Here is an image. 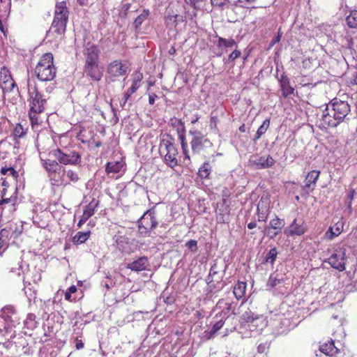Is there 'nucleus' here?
<instances>
[{
    "label": "nucleus",
    "instance_id": "bb28decb",
    "mask_svg": "<svg viewBox=\"0 0 357 357\" xmlns=\"http://www.w3.org/2000/svg\"><path fill=\"white\" fill-rule=\"evenodd\" d=\"M178 134V138L181 142V149L184 155V158L190 160V155L188 153V145L185 137V128L176 132Z\"/></svg>",
    "mask_w": 357,
    "mask_h": 357
},
{
    "label": "nucleus",
    "instance_id": "2f4dec72",
    "mask_svg": "<svg viewBox=\"0 0 357 357\" xmlns=\"http://www.w3.org/2000/svg\"><path fill=\"white\" fill-rule=\"evenodd\" d=\"M233 303L226 302L224 299H220L217 303V307L222 309L220 316L226 319L231 310Z\"/></svg>",
    "mask_w": 357,
    "mask_h": 357
},
{
    "label": "nucleus",
    "instance_id": "052dcab7",
    "mask_svg": "<svg viewBox=\"0 0 357 357\" xmlns=\"http://www.w3.org/2000/svg\"><path fill=\"white\" fill-rule=\"evenodd\" d=\"M1 2L3 4L4 10L2 16L6 15L8 16L10 11V6H11V0H0Z\"/></svg>",
    "mask_w": 357,
    "mask_h": 357
},
{
    "label": "nucleus",
    "instance_id": "2eb2a0df",
    "mask_svg": "<svg viewBox=\"0 0 357 357\" xmlns=\"http://www.w3.org/2000/svg\"><path fill=\"white\" fill-rule=\"evenodd\" d=\"M230 208L227 203V200L225 198L216 210V220L218 223L228 222L229 220Z\"/></svg>",
    "mask_w": 357,
    "mask_h": 357
},
{
    "label": "nucleus",
    "instance_id": "3c124183",
    "mask_svg": "<svg viewBox=\"0 0 357 357\" xmlns=\"http://www.w3.org/2000/svg\"><path fill=\"white\" fill-rule=\"evenodd\" d=\"M264 234L267 236L269 239L275 238L280 232L277 230L270 228L268 226H266L264 229Z\"/></svg>",
    "mask_w": 357,
    "mask_h": 357
},
{
    "label": "nucleus",
    "instance_id": "cd10ccee",
    "mask_svg": "<svg viewBox=\"0 0 357 357\" xmlns=\"http://www.w3.org/2000/svg\"><path fill=\"white\" fill-rule=\"evenodd\" d=\"M225 319L222 317L218 321H217L211 327L210 331H204V337L206 340H210L213 338L215 335V334L222 328L224 324H225Z\"/></svg>",
    "mask_w": 357,
    "mask_h": 357
},
{
    "label": "nucleus",
    "instance_id": "473e14b6",
    "mask_svg": "<svg viewBox=\"0 0 357 357\" xmlns=\"http://www.w3.org/2000/svg\"><path fill=\"white\" fill-rule=\"evenodd\" d=\"M91 235L90 231H78L72 238V242L74 245H79L85 243Z\"/></svg>",
    "mask_w": 357,
    "mask_h": 357
},
{
    "label": "nucleus",
    "instance_id": "bf43d9fd",
    "mask_svg": "<svg viewBox=\"0 0 357 357\" xmlns=\"http://www.w3.org/2000/svg\"><path fill=\"white\" fill-rule=\"evenodd\" d=\"M77 289L75 285L70 286L65 294V299L68 301L75 300V298H71V294L75 293Z\"/></svg>",
    "mask_w": 357,
    "mask_h": 357
},
{
    "label": "nucleus",
    "instance_id": "aec40b11",
    "mask_svg": "<svg viewBox=\"0 0 357 357\" xmlns=\"http://www.w3.org/2000/svg\"><path fill=\"white\" fill-rule=\"evenodd\" d=\"M215 37L217 38L215 42L216 47L225 52H227L229 49L238 47L237 43L232 38H225L218 35Z\"/></svg>",
    "mask_w": 357,
    "mask_h": 357
},
{
    "label": "nucleus",
    "instance_id": "4468645a",
    "mask_svg": "<svg viewBox=\"0 0 357 357\" xmlns=\"http://www.w3.org/2000/svg\"><path fill=\"white\" fill-rule=\"evenodd\" d=\"M84 64L99 63L100 49L96 45H88L84 51Z\"/></svg>",
    "mask_w": 357,
    "mask_h": 357
},
{
    "label": "nucleus",
    "instance_id": "0e129e2a",
    "mask_svg": "<svg viewBox=\"0 0 357 357\" xmlns=\"http://www.w3.org/2000/svg\"><path fill=\"white\" fill-rule=\"evenodd\" d=\"M139 88V86L136 85V84H132L131 86L125 93V94L126 95V98H129L130 97V96L132 93H134Z\"/></svg>",
    "mask_w": 357,
    "mask_h": 357
},
{
    "label": "nucleus",
    "instance_id": "c85d7f7f",
    "mask_svg": "<svg viewBox=\"0 0 357 357\" xmlns=\"http://www.w3.org/2000/svg\"><path fill=\"white\" fill-rule=\"evenodd\" d=\"M123 167V163L120 161L108 162L105 167V172L108 175L119 173Z\"/></svg>",
    "mask_w": 357,
    "mask_h": 357
},
{
    "label": "nucleus",
    "instance_id": "13d9d810",
    "mask_svg": "<svg viewBox=\"0 0 357 357\" xmlns=\"http://www.w3.org/2000/svg\"><path fill=\"white\" fill-rule=\"evenodd\" d=\"M256 1L257 0H237V1L235 3V6L241 8H248L249 5Z\"/></svg>",
    "mask_w": 357,
    "mask_h": 357
},
{
    "label": "nucleus",
    "instance_id": "72a5a7b5",
    "mask_svg": "<svg viewBox=\"0 0 357 357\" xmlns=\"http://www.w3.org/2000/svg\"><path fill=\"white\" fill-rule=\"evenodd\" d=\"M284 281V278L282 275L279 273L271 274L268 280L267 286L270 287H275Z\"/></svg>",
    "mask_w": 357,
    "mask_h": 357
},
{
    "label": "nucleus",
    "instance_id": "423d86ee",
    "mask_svg": "<svg viewBox=\"0 0 357 357\" xmlns=\"http://www.w3.org/2000/svg\"><path fill=\"white\" fill-rule=\"evenodd\" d=\"M20 324V317L14 307L7 306L2 309L0 314V331L5 330L6 333L11 332V329Z\"/></svg>",
    "mask_w": 357,
    "mask_h": 357
},
{
    "label": "nucleus",
    "instance_id": "e2e57ef3",
    "mask_svg": "<svg viewBox=\"0 0 357 357\" xmlns=\"http://www.w3.org/2000/svg\"><path fill=\"white\" fill-rule=\"evenodd\" d=\"M133 80L132 84L140 86V82L143 79V74L139 71H136L133 73Z\"/></svg>",
    "mask_w": 357,
    "mask_h": 357
},
{
    "label": "nucleus",
    "instance_id": "f03ea898",
    "mask_svg": "<svg viewBox=\"0 0 357 357\" xmlns=\"http://www.w3.org/2000/svg\"><path fill=\"white\" fill-rule=\"evenodd\" d=\"M29 116L32 125L39 124V114L45 112L47 100L38 91L36 84H31L28 80Z\"/></svg>",
    "mask_w": 357,
    "mask_h": 357
},
{
    "label": "nucleus",
    "instance_id": "09e8293b",
    "mask_svg": "<svg viewBox=\"0 0 357 357\" xmlns=\"http://www.w3.org/2000/svg\"><path fill=\"white\" fill-rule=\"evenodd\" d=\"M63 172L66 175L67 178L69 180H70L72 182L76 183L79 181V177L78 174L76 172H75L72 169H66L65 168L63 169Z\"/></svg>",
    "mask_w": 357,
    "mask_h": 357
},
{
    "label": "nucleus",
    "instance_id": "4be33fe9",
    "mask_svg": "<svg viewBox=\"0 0 357 357\" xmlns=\"http://www.w3.org/2000/svg\"><path fill=\"white\" fill-rule=\"evenodd\" d=\"M343 227V221H337L333 226H331L326 231L324 234V238L330 241L334 239L342 232Z\"/></svg>",
    "mask_w": 357,
    "mask_h": 357
},
{
    "label": "nucleus",
    "instance_id": "f704fd0d",
    "mask_svg": "<svg viewBox=\"0 0 357 357\" xmlns=\"http://www.w3.org/2000/svg\"><path fill=\"white\" fill-rule=\"evenodd\" d=\"M212 167L209 162H204L198 169V176L202 179L208 178L211 173Z\"/></svg>",
    "mask_w": 357,
    "mask_h": 357
},
{
    "label": "nucleus",
    "instance_id": "6e6552de",
    "mask_svg": "<svg viewBox=\"0 0 357 357\" xmlns=\"http://www.w3.org/2000/svg\"><path fill=\"white\" fill-rule=\"evenodd\" d=\"M49 155L55 158L60 164L65 165H77L82 162L79 153L72 150L64 152L60 149H55L49 153Z\"/></svg>",
    "mask_w": 357,
    "mask_h": 357
},
{
    "label": "nucleus",
    "instance_id": "5fc2aeb1",
    "mask_svg": "<svg viewBox=\"0 0 357 357\" xmlns=\"http://www.w3.org/2000/svg\"><path fill=\"white\" fill-rule=\"evenodd\" d=\"M25 131L24 128L20 123L17 124L15 128H14L13 135L15 138L22 137L25 135Z\"/></svg>",
    "mask_w": 357,
    "mask_h": 357
},
{
    "label": "nucleus",
    "instance_id": "5701e85b",
    "mask_svg": "<svg viewBox=\"0 0 357 357\" xmlns=\"http://www.w3.org/2000/svg\"><path fill=\"white\" fill-rule=\"evenodd\" d=\"M148 266V258L144 256L139 257L131 263H129L127 266V268L131 271L139 272L146 270Z\"/></svg>",
    "mask_w": 357,
    "mask_h": 357
},
{
    "label": "nucleus",
    "instance_id": "dca6fc26",
    "mask_svg": "<svg viewBox=\"0 0 357 357\" xmlns=\"http://www.w3.org/2000/svg\"><path fill=\"white\" fill-rule=\"evenodd\" d=\"M40 161L43 168L48 173L50 180H54L53 176L61 171V166L59 165V161L56 160L44 159L42 157H40Z\"/></svg>",
    "mask_w": 357,
    "mask_h": 357
},
{
    "label": "nucleus",
    "instance_id": "20e7f679",
    "mask_svg": "<svg viewBox=\"0 0 357 357\" xmlns=\"http://www.w3.org/2000/svg\"><path fill=\"white\" fill-rule=\"evenodd\" d=\"M34 73L40 81L48 82L54 79L56 77V68L54 65V57L52 53H45L41 56Z\"/></svg>",
    "mask_w": 357,
    "mask_h": 357
},
{
    "label": "nucleus",
    "instance_id": "864d4df0",
    "mask_svg": "<svg viewBox=\"0 0 357 357\" xmlns=\"http://www.w3.org/2000/svg\"><path fill=\"white\" fill-rule=\"evenodd\" d=\"M282 34L283 33L282 32L281 29L280 28L278 29V34L275 36H274L270 41L266 50H270L275 44L278 43L281 40Z\"/></svg>",
    "mask_w": 357,
    "mask_h": 357
},
{
    "label": "nucleus",
    "instance_id": "39448f33",
    "mask_svg": "<svg viewBox=\"0 0 357 357\" xmlns=\"http://www.w3.org/2000/svg\"><path fill=\"white\" fill-rule=\"evenodd\" d=\"M191 137L190 144L194 154H202L213 146V144L202 131L192 128L188 132Z\"/></svg>",
    "mask_w": 357,
    "mask_h": 357
},
{
    "label": "nucleus",
    "instance_id": "f3484780",
    "mask_svg": "<svg viewBox=\"0 0 357 357\" xmlns=\"http://www.w3.org/2000/svg\"><path fill=\"white\" fill-rule=\"evenodd\" d=\"M68 18L66 17H54L53 21L50 29V32L52 31L58 36H63L66 31L67 23Z\"/></svg>",
    "mask_w": 357,
    "mask_h": 357
},
{
    "label": "nucleus",
    "instance_id": "0eeeda50",
    "mask_svg": "<svg viewBox=\"0 0 357 357\" xmlns=\"http://www.w3.org/2000/svg\"><path fill=\"white\" fill-rule=\"evenodd\" d=\"M138 231L141 236H150L151 231L155 229L158 222L153 208L147 210L137 220Z\"/></svg>",
    "mask_w": 357,
    "mask_h": 357
},
{
    "label": "nucleus",
    "instance_id": "69168bd1",
    "mask_svg": "<svg viewBox=\"0 0 357 357\" xmlns=\"http://www.w3.org/2000/svg\"><path fill=\"white\" fill-rule=\"evenodd\" d=\"M227 0H211V3L213 6L222 7L225 5Z\"/></svg>",
    "mask_w": 357,
    "mask_h": 357
},
{
    "label": "nucleus",
    "instance_id": "ddd939ff",
    "mask_svg": "<svg viewBox=\"0 0 357 357\" xmlns=\"http://www.w3.org/2000/svg\"><path fill=\"white\" fill-rule=\"evenodd\" d=\"M249 162L252 167L257 169H263L272 167L275 161L268 155L267 156L255 157L250 159Z\"/></svg>",
    "mask_w": 357,
    "mask_h": 357
},
{
    "label": "nucleus",
    "instance_id": "e433bc0d",
    "mask_svg": "<svg viewBox=\"0 0 357 357\" xmlns=\"http://www.w3.org/2000/svg\"><path fill=\"white\" fill-rule=\"evenodd\" d=\"M346 23L349 28H357V10H349L346 16Z\"/></svg>",
    "mask_w": 357,
    "mask_h": 357
},
{
    "label": "nucleus",
    "instance_id": "a18cd8bd",
    "mask_svg": "<svg viewBox=\"0 0 357 357\" xmlns=\"http://www.w3.org/2000/svg\"><path fill=\"white\" fill-rule=\"evenodd\" d=\"M168 123L170 126L175 128L176 132H178V130H181L185 128L184 122H183L181 119H177L176 117H172L169 119Z\"/></svg>",
    "mask_w": 357,
    "mask_h": 357
},
{
    "label": "nucleus",
    "instance_id": "c9c22d12",
    "mask_svg": "<svg viewBox=\"0 0 357 357\" xmlns=\"http://www.w3.org/2000/svg\"><path fill=\"white\" fill-rule=\"evenodd\" d=\"M271 120L270 119H266L263 123L259 126V128L257 129V132L255 135V137L252 138V140L255 143H256L260 137L265 134L267 129L270 126Z\"/></svg>",
    "mask_w": 357,
    "mask_h": 357
},
{
    "label": "nucleus",
    "instance_id": "603ef678",
    "mask_svg": "<svg viewBox=\"0 0 357 357\" xmlns=\"http://www.w3.org/2000/svg\"><path fill=\"white\" fill-rule=\"evenodd\" d=\"M130 7L131 4L130 3H121L119 13V17L121 18H126Z\"/></svg>",
    "mask_w": 357,
    "mask_h": 357
},
{
    "label": "nucleus",
    "instance_id": "79ce46f5",
    "mask_svg": "<svg viewBox=\"0 0 357 357\" xmlns=\"http://www.w3.org/2000/svg\"><path fill=\"white\" fill-rule=\"evenodd\" d=\"M185 3L192 7L195 10H204L206 0H185Z\"/></svg>",
    "mask_w": 357,
    "mask_h": 357
},
{
    "label": "nucleus",
    "instance_id": "4c0bfd02",
    "mask_svg": "<svg viewBox=\"0 0 357 357\" xmlns=\"http://www.w3.org/2000/svg\"><path fill=\"white\" fill-rule=\"evenodd\" d=\"M99 205V200L96 198H92L91 201L85 206L83 213L86 214V216L91 217L94 213L96 208Z\"/></svg>",
    "mask_w": 357,
    "mask_h": 357
},
{
    "label": "nucleus",
    "instance_id": "a211bd4d",
    "mask_svg": "<svg viewBox=\"0 0 357 357\" xmlns=\"http://www.w3.org/2000/svg\"><path fill=\"white\" fill-rule=\"evenodd\" d=\"M306 231V229L303 225V222L300 221L298 222L297 219H294L289 227L284 231V234L287 236H293L294 235L301 236Z\"/></svg>",
    "mask_w": 357,
    "mask_h": 357
},
{
    "label": "nucleus",
    "instance_id": "1a4fd4ad",
    "mask_svg": "<svg viewBox=\"0 0 357 357\" xmlns=\"http://www.w3.org/2000/svg\"><path fill=\"white\" fill-rule=\"evenodd\" d=\"M330 256L324 260V262L328 263L331 266L340 272L346 269V262L347 257L346 255V249L343 247H338L333 250H327Z\"/></svg>",
    "mask_w": 357,
    "mask_h": 357
},
{
    "label": "nucleus",
    "instance_id": "774afa93",
    "mask_svg": "<svg viewBox=\"0 0 357 357\" xmlns=\"http://www.w3.org/2000/svg\"><path fill=\"white\" fill-rule=\"evenodd\" d=\"M75 347L77 350L82 349L84 348V343L81 340H79L77 337L75 339Z\"/></svg>",
    "mask_w": 357,
    "mask_h": 357
},
{
    "label": "nucleus",
    "instance_id": "6ab92c4d",
    "mask_svg": "<svg viewBox=\"0 0 357 357\" xmlns=\"http://www.w3.org/2000/svg\"><path fill=\"white\" fill-rule=\"evenodd\" d=\"M282 95L284 98L289 97L294 93V88L291 85L289 77L283 73L278 78Z\"/></svg>",
    "mask_w": 357,
    "mask_h": 357
},
{
    "label": "nucleus",
    "instance_id": "49530a36",
    "mask_svg": "<svg viewBox=\"0 0 357 357\" xmlns=\"http://www.w3.org/2000/svg\"><path fill=\"white\" fill-rule=\"evenodd\" d=\"M208 284V294H213L218 291H220L225 286V282L221 283V282H218L217 284L211 283V284Z\"/></svg>",
    "mask_w": 357,
    "mask_h": 357
},
{
    "label": "nucleus",
    "instance_id": "9b49d317",
    "mask_svg": "<svg viewBox=\"0 0 357 357\" xmlns=\"http://www.w3.org/2000/svg\"><path fill=\"white\" fill-rule=\"evenodd\" d=\"M270 196L264 194L257 206V215L259 222H266L270 213Z\"/></svg>",
    "mask_w": 357,
    "mask_h": 357
},
{
    "label": "nucleus",
    "instance_id": "b1692460",
    "mask_svg": "<svg viewBox=\"0 0 357 357\" xmlns=\"http://www.w3.org/2000/svg\"><path fill=\"white\" fill-rule=\"evenodd\" d=\"M184 22V17L181 15L177 14H170L168 13L165 17V23L166 26L170 29H176L177 25L180 22Z\"/></svg>",
    "mask_w": 357,
    "mask_h": 357
},
{
    "label": "nucleus",
    "instance_id": "4d7b16f0",
    "mask_svg": "<svg viewBox=\"0 0 357 357\" xmlns=\"http://www.w3.org/2000/svg\"><path fill=\"white\" fill-rule=\"evenodd\" d=\"M185 245L193 253L197 252L198 250L197 241L196 240L190 239L185 243Z\"/></svg>",
    "mask_w": 357,
    "mask_h": 357
},
{
    "label": "nucleus",
    "instance_id": "680f3d73",
    "mask_svg": "<svg viewBox=\"0 0 357 357\" xmlns=\"http://www.w3.org/2000/svg\"><path fill=\"white\" fill-rule=\"evenodd\" d=\"M270 343L268 342L260 343L257 347V352L259 354L266 353L268 351Z\"/></svg>",
    "mask_w": 357,
    "mask_h": 357
},
{
    "label": "nucleus",
    "instance_id": "37998d69",
    "mask_svg": "<svg viewBox=\"0 0 357 357\" xmlns=\"http://www.w3.org/2000/svg\"><path fill=\"white\" fill-rule=\"evenodd\" d=\"M277 255H278L277 249L275 247H273L266 254L265 259H264V262L269 263L271 265H273L276 260Z\"/></svg>",
    "mask_w": 357,
    "mask_h": 357
},
{
    "label": "nucleus",
    "instance_id": "7ed1b4c3",
    "mask_svg": "<svg viewBox=\"0 0 357 357\" xmlns=\"http://www.w3.org/2000/svg\"><path fill=\"white\" fill-rule=\"evenodd\" d=\"M159 151L160 155L164 154V162L168 167L174 168L178 165V149L175 144V139L172 135L168 133L161 135Z\"/></svg>",
    "mask_w": 357,
    "mask_h": 357
},
{
    "label": "nucleus",
    "instance_id": "412c9836",
    "mask_svg": "<svg viewBox=\"0 0 357 357\" xmlns=\"http://www.w3.org/2000/svg\"><path fill=\"white\" fill-rule=\"evenodd\" d=\"M319 351L326 356L335 357L340 353V350L335 346V342L333 340L323 343L319 346Z\"/></svg>",
    "mask_w": 357,
    "mask_h": 357
},
{
    "label": "nucleus",
    "instance_id": "338daca9",
    "mask_svg": "<svg viewBox=\"0 0 357 357\" xmlns=\"http://www.w3.org/2000/svg\"><path fill=\"white\" fill-rule=\"evenodd\" d=\"M89 218H90V217L86 216V214H84L83 213L82 215L81 216L80 220H79V222L77 223V227L79 228L81 227L82 225H84Z\"/></svg>",
    "mask_w": 357,
    "mask_h": 357
},
{
    "label": "nucleus",
    "instance_id": "8fccbe9b",
    "mask_svg": "<svg viewBox=\"0 0 357 357\" xmlns=\"http://www.w3.org/2000/svg\"><path fill=\"white\" fill-rule=\"evenodd\" d=\"M13 227H15V225L10 223L6 227L1 229L0 235L3 237H5L6 241L8 240L10 234L13 232Z\"/></svg>",
    "mask_w": 357,
    "mask_h": 357
},
{
    "label": "nucleus",
    "instance_id": "393cba45",
    "mask_svg": "<svg viewBox=\"0 0 357 357\" xmlns=\"http://www.w3.org/2000/svg\"><path fill=\"white\" fill-rule=\"evenodd\" d=\"M54 17L68 18L69 10L65 1L57 2L56 3Z\"/></svg>",
    "mask_w": 357,
    "mask_h": 357
},
{
    "label": "nucleus",
    "instance_id": "c03bdc74",
    "mask_svg": "<svg viewBox=\"0 0 357 357\" xmlns=\"http://www.w3.org/2000/svg\"><path fill=\"white\" fill-rule=\"evenodd\" d=\"M241 56V52L238 49V47H235L234 50L228 55L227 58L223 59V62L225 64H228L231 62H234L236 59Z\"/></svg>",
    "mask_w": 357,
    "mask_h": 357
},
{
    "label": "nucleus",
    "instance_id": "f257e3e1",
    "mask_svg": "<svg viewBox=\"0 0 357 357\" xmlns=\"http://www.w3.org/2000/svg\"><path fill=\"white\" fill-rule=\"evenodd\" d=\"M350 112L351 106L347 100L335 98L326 105L321 121L324 126L335 128L348 119Z\"/></svg>",
    "mask_w": 357,
    "mask_h": 357
},
{
    "label": "nucleus",
    "instance_id": "de8ad7c7",
    "mask_svg": "<svg viewBox=\"0 0 357 357\" xmlns=\"http://www.w3.org/2000/svg\"><path fill=\"white\" fill-rule=\"evenodd\" d=\"M219 273V271L218 270V264L214 263L209 271L208 275L206 278V282L207 284L213 283V277L215 276Z\"/></svg>",
    "mask_w": 357,
    "mask_h": 357
},
{
    "label": "nucleus",
    "instance_id": "c756f323",
    "mask_svg": "<svg viewBox=\"0 0 357 357\" xmlns=\"http://www.w3.org/2000/svg\"><path fill=\"white\" fill-rule=\"evenodd\" d=\"M320 171L312 170L306 176L305 179V187L306 188H311V185H315L317 181L319 178Z\"/></svg>",
    "mask_w": 357,
    "mask_h": 357
},
{
    "label": "nucleus",
    "instance_id": "ea45409f",
    "mask_svg": "<svg viewBox=\"0 0 357 357\" xmlns=\"http://www.w3.org/2000/svg\"><path fill=\"white\" fill-rule=\"evenodd\" d=\"M36 315L33 313H29L26 319L24 321V325L26 328L29 331H33L37 326V321H36Z\"/></svg>",
    "mask_w": 357,
    "mask_h": 357
},
{
    "label": "nucleus",
    "instance_id": "6e6d98bb",
    "mask_svg": "<svg viewBox=\"0 0 357 357\" xmlns=\"http://www.w3.org/2000/svg\"><path fill=\"white\" fill-rule=\"evenodd\" d=\"M356 195V192L354 189L351 188L349 193L347 195V197L345 199V204L349 207H351L352 201L354 199V196Z\"/></svg>",
    "mask_w": 357,
    "mask_h": 357
},
{
    "label": "nucleus",
    "instance_id": "a19ab883",
    "mask_svg": "<svg viewBox=\"0 0 357 357\" xmlns=\"http://www.w3.org/2000/svg\"><path fill=\"white\" fill-rule=\"evenodd\" d=\"M241 319L246 323H252L254 321L259 319V315L248 309L243 313Z\"/></svg>",
    "mask_w": 357,
    "mask_h": 357
},
{
    "label": "nucleus",
    "instance_id": "9d476101",
    "mask_svg": "<svg viewBox=\"0 0 357 357\" xmlns=\"http://www.w3.org/2000/svg\"><path fill=\"white\" fill-rule=\"evenodd\" d=\"M128 68V66L123 63L121 60H114L107 65V79L110 82H115L119 77L127 75Z\"/></svg>",
    "mask_w": 357,
    "mask_h": 357
},
{
    "label": "nucleus",
    "instance_id": "58836bf2",
    "mask_svg": "<svg viewBox=\"0 0 357 357\" xmlns=\"http://www.w3.org/2000/svg\"><path fill=\"white\" fill-rule=\"evenodd\" d=\"M284 220L281 219L276 215L275 218L270 220L268 226L270 228H273V229L277 230L278 231L281 233L282 229L284 228Z\"/></svg>",
    "mask_w": 357,
    "mask_h": 357
},
{
    "label": "nucleus",
    "instance_id": "7c9ffc66",
    "mask_svg": "<svg viewBox=\"0 0 357 357\" xmlns=\"http://www.w3.org/2000/svg\"><path fill=\"white\" fill-rule=\"evenodd\" d=\"M247 284L245 282L238 281L233 289L234 296L237 300L243 298L245 294Z\"/></svg>",
    "mask_w": 357,
    "mask_h": 357
},
{
    "label": "nucleus",
    "instance_id": "f8f14e48",
    "mask_svg": "<svg viewBox=\"0 0 357 357\" xmlns=\"http://www.w3.org/2000/svg\"><path fill=\"white\" fill-rule=\"evenodd\" d=\"M84 73L91 80L99 82L103 76V68L99 63L84 64Z\"/></svg>",
    "mask_w": 357,
    "mask_h": 357
},
{
    "label": "nucleus",
    "instance_id": "a878e982",
    "mask_svg": "<svg viewBox=\"0 0 357 357\" xmlns=\"http://www.w3.org/2000/svg\"><path fill=\"white\" fill-rule=\"evenodd\" d=\"M149 15V10L144 9L140 13V14L135 18L134 21L132 22V26L136 31H138L140 29V26L146 20H147Z\"/></svg>",
    "mask_w": 357,
    "mask_h": 357
}]
</instances>
